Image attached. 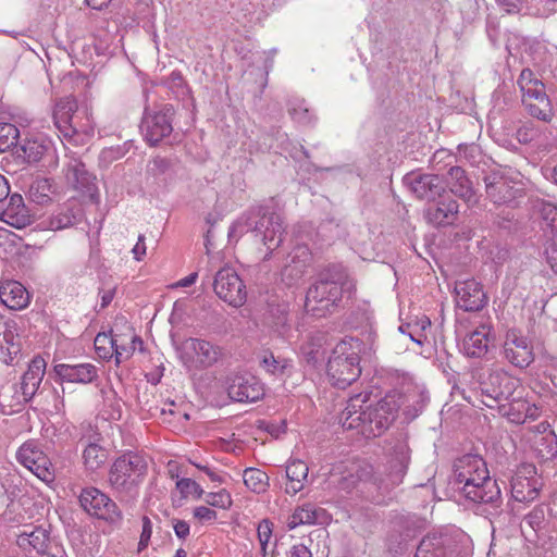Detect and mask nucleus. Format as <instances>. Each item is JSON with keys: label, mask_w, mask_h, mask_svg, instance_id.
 <instances>
[{"label": "nucleus", "mask_w": 557, "mask_h": 557, "mask_svg": "<svg viewBox=\"0 0 557 557\" xmlns=\"http://www.w3.org/2000/svg\"><path fill=\"white\" fill-rule=\"evenodd\" d=\"M370 393L351 396L344 409L341 421L344 429L357 430L366 437L380 436L396 418L398 404L386 396L375 404L370 401Z\"/></svg>", "instance_id": "f257e3e1"}, {"label": "nucleus", "mask_w": 557, "mask_h": 557, "mask_svg": "<svg viewBox=\"0 0 557 557\" xmlns=\"http://www.w3.org/2000/svg\"><path fill=\"white\" fill-rule=\"evenodd\" d=\"M248 232L255 233L267 249L272 252L283 242L285 228L283 219L276 212H268L263 208L250 210L240 215L230 227V236H242Z\"/></svg>", "instance_id": "f03ea898"}, {"label": "nucleus", "mask_w": 557, "mask_h": 557, "mask_svg": "<svg viewBox=\"0 0 557 557\" xmlns=\"http://www.w3.org/2000/svg\"><path fill=\"white\" fill-rule=\"evenodd\" d=\"M347 284V274L342 267H333L321 273L319 280L307 292V311L314 315L330 312L342 300Z\"/></svg>", "instance_id": "7ed1b4c3"}, {"label": "nucleus", "mask_w": 557, "mask_h": 557, "mask_svg": "<svg viewBox=\"0 0 557 557\" xmlns=\"http://www.w3.org/2000/svg\"><path fill=\"white\" fill-rule=\"evenodd\" d=\"M147 469L148 465L143 456L132 451L125 453L112 463L109 470V485L122 497L133 496L143 483Z\"/></svg>", "instance_id": "20e7f679"}, {"label": "nucleus", "mask_w": 557, "mask_h": 557, "mask_svg": "<svg viewBox=\"0 0 557 557\" xmlns=\"http://www.w3.org/2000/svg\"><path fill=\"white\" fill-rule=\"evenodd\" d=\"M53 120L61 135L75 145L84 144L94 135V123L87 111L77 109L73 98L60 99L55 106Z\"/></svg>", "instance_id": "39448f33"}, {"label": "nucleus", "mask_w": 557, "mask_h": 557, "mask_svg": "<svg viewBox=\"0 0 557 557\" xmlns=\"http://www.w3.org/2000/svg\"><path fill=\"white\" fill-rule=\"evenodd\" d=\"M359 362V342L354 338L339 342L327 361L331 383L338 388L349 386L361 373Z\"/></svg>", "instance_id": "423d86ee"}, {"label": "nucleus", "mask_w": 557, "mask_h": 557, "mask_svg": "<svg viewBox=\"0 0 557 557\" xmlns=\"http://www.w3.org/2000/svg\"><path fill=\"white\" fill-rule=\"evenodd\" d=\"M180 359L188 368L208 369L222 361L225 350L220 345L197 337H189L183 341L178 348Z\"/></svg>", "instance_id": "0eeeda50"}, {"label": "nucleus", "mask_w": 557, "mask_h": 557, "mask_svg": "<svg viewBox=\"0 0 557 557\" xmlns=\"http://www.w3.org/2000/svg\"><path fill=\"white\" fill-rule=\"evenodd\" d=\"M520 381L505 371L492 372L487 380L481 384L482 403L490 408L502 401L513 398Z\"/></svg>", "instance_id": "6e6552de"}, {"label": "nucleus", "mask_w": 557, "mask_h": 557, "mask_svg": "<svg viewBox=\"0 0 557 557\" xmlns=\"http://www.w3.org/2000/svg\"><path fill=\"white\" fill-rule=\"evenodd\" d=\"M25 557H65L57 545H52L49 532L41 528H26L16 540Z\"/></svg>", "instance_id": "1a4fd4ad"}, {"label": "nucleus", "mask_w": 557, "mask_h": 557, "mask_svg": "<svg viewBox=\"0 0 557 557\" xmlns=\"http://www.w3.org/2000/svg\"><path fill=\"white\" fill-rule=\"evenodd\" d=\"M410 462V448L405 438L395 441L386 463L385 476L379 479V487L388 490L399 485Z\"/></svg>", "instance_id": "9d476101"}, {"label": "nucleus", "mask_w": 557, "mask_h": 557, "mask_svg": "<svg viewBox=\"0 0 557 557\" xmlns=\"http://www.w3.org/2000/svg\"><path fill=\"white\" fill-rule=\"evenodd\" d=\"M173 115L174 109L170 104L145 112L141 122V132L149 145L156 146L172 133Z\"/></svg>", "instance_id": "9b49d317"}, {"label": "nucleus", "mask_w": 557, "mask_h": 557, "mask_svg": "<svg viewBox=\"0 0 557 557\" xmlns=\"http://www.w3.org/2000/svg\"><path fill=\"white\" fill-rule=\"evenodd\" d=\"M213 288L220 299L233 307H240L246 301V286L231 267H224L216 272Z\"/></svg>", "instance_id": "f8f14e48"}, {"label": "nucleus", "mask_w": 557, "mask_h": 557, "mask_svg": "<svg viewBox=\"0 0 557 557\" xmlns=\"http://www.w3.org/2000/svg\"><path fill=\"white\" fill-rule=\"evenodd\" d=\"M82 508L99 519L115 522L121 519V511L116 504L96 487H86L79 494Z\"/></svg>", "instance_id": "ddd939ff"}, {"label": "nucleus", "mask_w": 557, "mask_h": 557, "mask_svg": "<svg viewBox=\"0 0 557 557\" xmlns=\"http://www.w3.org/2000/svg\"><path fill=\"white\" fill-rule=\"evenodd\" d=\"M542 479L537 475L534 465H521L511 480V495L515 500L530 503L539 497L542 488Z\"/></svg>", "instance_id": "4468645a"}, {"label": "nucleus", "mask_w": 557, "mask_h": 557, "mask_svg": "<svg viewBox=\"0 0 557 557\" xmlns=\"http://www.w3.org/2000/svg\"><path fill=\"white\" fill-rule=\"evenodd\" d=\"M16 459L41 481L54 480L51 462L35 441L25 442L16 451Z\"/></svg>", "instance_id": "2eb2a0df"}, {"label": "nucleus", "mask_w": 557, "mask_h": 557, "mask_svg": "<svg viewBox=\"0 0 557 557\" xmlns=\"http://www.w3.org/2000/svg\"><path fill=\"white\" fill-rule=\"evenodd\" d=\"M504 358L517 368H527L534 360L533 347L521 332L508 330L503 344Z\"/></svg>", "instance_id": "dca6fc26"}, {"label": "nucleus", "mask_w": 557, "mask_h": 557, "mask_svg": "<svg viewBox=\"0 0 557 557\" xmlns=\"http://www.w3.org/2000/svg\"><path fill=\"white\" fill-rule=\"evenodd\" d=\"M62 168L65 184L74 190L92 196L96 187V176L90 173L85 163L73 154H66Z\"/></svg>", "instance_id": "f3484780"}, {"label": "nucleus", "mask_w": 557, "mask_h": 557, "mask_svg": "<svg viewBox=\"0 0 557 557\" xmlns=\"http://www.w3.org/2000/svg\"><path fill=\"white\" fill-rule=\"evenodd\" d=\"M458 490L467 500L476 505L488 506L493 510L498 509L503 503L500 488L496 480H493L490 474L482 482L458 486Z\"/></svg>", "instance_id": "a211bd4d"}, {"label": "nucleus", "mask_w": 557, "mask_h": 557, "mask_svg": "<svg viewBox=\"0 0 557 557\" xmlns=\"http://www.w3.org/2000/svg\"><path fill=\"white\" fill-rule=\"evenodd\" d=\"M227 394L235 401L255 403L264 396V387L251 374H234L228 379Z\"/></svg>", "instance_id": "6ab92c4d"}, {"label": "nucleus", "mask_w": 557, "mask_h": 557, "mask_svg": "<svg viewBox=\"0 0 557 557\" xmlns=\"http://www.w3.org/2000/svg\"><path fill=\"white\" fill-rule=\"evenodd\" d=\"M488 474L485 461L478 455H465L458 458L454 465V475L458 486L482 482L487 479Z\"/></svg>", "instance_id": "aec40b11"}, {"label": "nucleus", "mask_w": 557, "mask_h": 557, "mask_svg": "<svg viewBox=\"0 0 557 557\" xmlns=\"http://www.w3.org/2000/svg\"><path fill=\"white\" fill-rule=\"evenodd\" d=\"M20 326L15 319L0 315V360L11 364L21 354Z\"/></svg>", "instance_id": "412c9836"}, {"label": "nucleus", "mask_w": 557, "mask_h": 557, "mask_svg": "<svg viewBox=\"0 0 557 557\" xmlns=\"http://www.w3.org/2000/svg\"><path fill=\"white\" fill-rule=\"evenodd\" d=\"M46 373V361L37 356L28 364L27 371L23 374L20 389L15 392L16 405L28 403L38 391Z\"/></svg>", "instance_id": "4be33fe9"}, {"label": "nucleus", "mask_w": 557, "mask_h": 557, "mask_svg": "<svg viewBox=\"0 0 557 557\" xmlns=\"http://www.w3.org/2000/svg\"><path fill=\"white\" fill-rule=\"evenodd\" d=\"M410 191L419 199L434 201L442 197L445 187L438 175L410 173L404 177Z\"/></svg>", "instance_id": "5701e85b"}, {"label": "nucleus", "mask_w": 557, "mask_h": 557, "mask_svg": "<svg viewBox=\"0 0 557 557\" xmlns=\"http://www.w3.org/2000/svg\"><path fill=\"white\" fill-rule=\"evenodd\" d=\"M456 298L457 305L465 311H479L486 304V295L482 285L474 280L458 283Z\"/></svg>", "instance_id": "b1692460"}, {"label": "nucleus", "mask_w": 557, "mask_h": 557, "mask_svg": "<svg viewBox=\"0 0 557 557\" xmlns=\"http://www.w3.org/2000/svg\"><path fill=\"white\" fill-rule=\"evenodd\" d=\"M485 191L487 197L496 205H504L512 201L519 189L515 188L508 177L500 173H491L484 177Z\"/></svg>", "instance_id": "393cba45"}, {"label": "nucleus", "mask_w": 557, "mask_h": 557, "mask_svg": "<svg viewBox=\"0 0 557 557\" xmlns=\"http://www.w3.org/2000/svg\"><path fill=\"white\" fill-rule=\"evenodd\" d=\"M53 370L61 381L69 383L89 384L98 377V369L91 363H58Z\"/></svg>", "instance_id": "a878e982"}, {"label": "nucleus", "mask_w": 557, "mask_h": 557, "mask_svg": "<svg viewBox=\"0 0 557 557\" xmlns=\"http://www.w3.org/2000/svg\"><path fill=\"white\" fill-rule=\"evenodd\" d=\"M447 185L450 191L461 198L469 207L478 203L479 199L473 189L472 182L460 166H451L447 173Z\"/></svg>", "instance_id": "bb28decb"}, {"label": "nucleus", "mask_w": 557, "mask_h": 557, "mask_svg": "<svg viewBox=\"0 0 557 557\" xmlns=\"http://www.w3.org/2000/svg\"><path fill=\"white\" fill-rule=\"evenodd\" d=\"M29 294L26 288L16 281L0 283V301L11 310H21L28 306Z\"/></svg>", "instance_id": "cd10ccee"}, {"label": "nucleus", "mask_w": 557, "mask_h": 557, "mask_svg": "<svg viewBox=\"0 0 557 557\" xmlns=\"http://www.w3.org/2000/svg\"><path fill=\"white\" fill-rule=\"evenodd\" d=\"M450 539L442 532H430L419 543L414 557H447Z\"/></svg>", "instance_id": "c85d7f7f"}, {"label": "nucleus", "mask_w": 557, "mask_h": 557, "mask_svg": "<svg viewBox=\"0 0 557 557\" xmlns=\"http://www.w3.org/2000/svg\"><path fill=\"white\" fill-rule=\"evenodd\" d=\"M0 220L14 227H23L29 222L28 210L20 194L10 196L5 208L0 213Z\"/></svg>", "instance_id": "c756f323"}, {"label": "nucleus", "mask_w": 557, "mask_h": 557, "mask_svg": "<svg viewBox=\"0 0 557 557\" xmlns=\"http://www.w3.org/2000/svg\"><path fill=\"white\" fill-rule=\"evenodd\" d=\"M458 212V202L453 198H448L447 200L437 202L436 206L430 207L425 212V216L433 225L445 226L454 223Z\"/></svg>", "instance_id": "7c9ffc66"}, {"label": "nucleus", "mask_w": 557, "mask_h": 557, "mask_svg": "<svg viewBox=\"0 0 557 557\" xmlns=\"http://www.w3.org/2000/svg\"><path fill=\"white\" fill-rule=\"evenodd\" d=\"M533 444L539 455L544 459H550L557 455V435L549 429L547 422H541L534 426Z\"/></svg>", "instance_id": "2f4dec72"}, {"label": "nucleus", "mask_w": 557, "mask_h": 557, "mask_svg": "<svg viewBox=\"0 0 557 557\" xmlns=\"http://www.w3.org/2000/svg\"><path fill=\"white\" fill-rule=\"evenodd\" d=\"M517 85L521 92V102L527 110L531 99L546 92L545 85L536 77L530 69H523L517 79Z\"/></svg>", "instance_id": "473e14b6"}, {"label": "nucleus", "mask_w": 557, "mask_h": 557, "mask_svg": "<svg viewBox=\"0 0 557 557\" xmlns=\"http://www.w3.org/2000/svg\"><path fill=\"white\" fill-rule=\"evenodd\" d=\"M326 512L312 504H305L297 507L287 519V528L293 530L301 524L322 523L325 520Z\"/></svg>", "instance_id": "72a5a7b5"}, {"label": "nucleus", "mask_w": 557, "mask_h": 557, "mask_svg": "<svg viewBox=\"0 0 557 557\" xmlns=\"http://www.w3.org/2000/svg\"><path fill=\"white\" fill-rule=\"evenodd\" d=\"M309 468L301 460H292L286 467L287 483L285 492L295 495L302 491L308 479Z\"/></svg>", "instance_id": "f704fd0d"}, {"label": "nucleus", "mask_w": 557, "mask_h": 557, "mask_svg": "<svg viewBox=\"0 0 557 557\" xmlns=\"http://www.w3.org/2000/svg\"><path fill=\"white\" fill-rule=\"evenodd\" d=\"M137 345L139 349L143 348V341L135 334H114L113 336V349L115 362L119 364L134 354Z\"/></svg>", "instance_id": "c9c22d12"}, {"label": "nucleus", "mask_w": 557, "mask_h": 557, "mask_svg": "<svg viewBox=\"0 0 557 557\" xmlns=\"http://www.w3.org/2000/svg\"><path fill=\"white\" fill-rule=\"evenodd\" d=\"M488 331L482 326L467 335L463 339V350L469 357H481L487 351Z\"/></svg>", "instance_id": "e433bc0d"}, {"label": "nucleus", "mask_w": 557, "mask_h": 557, "mask_svg": "<svg viewBox=\"0 0 557 557\" xmlns=\"http://www.w3.org/2000/svg\"><path fill=\"white\" fill-rule=\"evenodd\" d=\"M372 478V467L368 463H354L349 473L338 481V488L350 492L359 482H366Z\"/></svg>", "instance_id": "4c0bfd02"}, {"label": "nucleus", "mask_w": 557, "mask_h": 557, "mask_svg": "<svg viewBox=\"0 0 557 557\" xmlns=\"http://www.w3.org/2000/svg\"><path fill=\"white\" fill-rule=\"evenodd\" d=\"M525 111L531 116L547 123L550 122L554 116L553 106L546 92L531 99V103H528Z\"/></svg>", "instance_id": "58836bf2"}, {"label": "nucleus", "mask_w": 557, "mask_h": 557, "mask_svg": "<svg viewBox=\"0 0 557 557\" xmlns=\"http://www.w3.org/2000/svg\"><path fill=\"white\" fill-rule=\"evenodd\" d=\"M107 458V450L96 443L88 444L83 451L84 466L86 470L91 472L101 468Z\"/></svg>", "instance_id": "ea45409f"}, {"label": "nucleus", "mask_w": 557, "mask_h": 557, "mask_svg": "<svg viewBox=\"0 0 557 557\" xmlns=\"http://www.w3.org/2000/svg\"><path fill=\"white\" fill-rule=\"evenodd\" d=\"M245 485L253 493H264L269 487V476L256 468H247L243 473Z\"/></svg>", "instance_id": "a19ab883"}, {"label": "nucleus", "mask_w": 557, "mask_h": 557, "mask_svg": "<svg viewBox=\"0 0 557 557\" xmlns=\"http://www.w3.org/2000/svg\"><path fill=\"white\" fill-rule=\"evenodd\" d=\"M292 263L287 264L284 272L288 275H301L310 261V252L306 246H297L290 255Z\"/></svg>", "instance_id": "79ce46f5"}, {"label": "nucleus", "mask_w": 557, "mask_h": 557, "mask_svg": "<svg viewBox=\"0 0 557 557\" xmlns=\"http://www.w3.org/2000/svg\"><path fill=\"white\" fill-rule=\"evenodd\" d=\"M288 113L299 124H309L313 120V113L305 99L294 97L288 102Z\"/></svg>", "instance_id": "37998d69"}, {"label": "nucleus", "mask_w": 557, "mask_h": 557, "mask_svg": "<svg viewBox=\"0 0 557 557\" xmlns=\"http://www.w3.org/2000/svg\"><path fill=\"white\" fill-rule=\"evenodd\" d=\"M260 366L270 374L282 376L292 367L290 361L284 358H276L270 351L262 355Z\"/></svg>", "instance_id": "c03bdc74"}, {"label": "nucleus", "mask_w": 557, "mask_h": 557, "mask_svg": "<svg viewBox=\"0 0 557 557\" xmlns=\"http://www.w3.org/2000/svg\"><path fill=\"white\" fill-rule=\"evenodd\" d=\"M79 220L78 210L65 208L50 219V228L53 231L63 230L76 224Z\"/></svg>", "instance_id": "a18cd8bd"}, {"label": "nucleus", "mask_w": 557, "mask_h": 557, "mask_svg": "<svg viewBox=\"0 0 557 557\" xmlns=\"http://www.w3.org/2000/svg\"><path fill=\"white\" fill-rule=\"evenodd\" d=\"M24 158L29 163H36L40 161L48 150V145L45 141L27 140L23 146Z\"/></svg>", "instance_id": "49530a36"}, {"label": "nucleus", "mask_w": 557, "mask_h": 557, "mask_svg": "<svg viewBox=\"0 0 557 557\" xmlns=\"http://www.w3.org/2000/svg\"><path fill=\"white\" fill-rule=\"evenodd\" d=\"M20 132L17 127L10 123L0 124V151H5L12 146L18 144Z\"/></svg>", "instance_id": "de8ad7c7"}, {"label": "nucleus", "mask_w": 557, "mask_h": 557, "mask_svg": "<svg viewBox=\"0 0 557 557\" xmlns=\"http://www.w3.org/2000/svg\"><path fill=\"white\" fill-rule=\"evenodd\" d=\"M113 336L114 334L112 333H99L96 336L94 344L96 351L100 358L110 359L114 356Z\"/></svg>", "instance_id": "09e8293b"}, {"label": "nucleus", "mask_w": 557, "mask_h": 557, "mask_svg": "<svg viewBox=\"0 0 557 557\" xmlns=\"http://www.w3.org/2000/svg\"><path fill=\"white\" fill-rule=\"evenodd\" d=\"M203 495L206 504L215 508L228 509L233 504L230 492L224 488L218 492L205 493Z\"/></svg>", "instance_id": "8fccbe9b"}, {"label": "nucleus", "mask_w": 557, "mask_h": 557, "mask_svg": "<svg viewBox=\"0 0 557 557\" xmlns=\"http://www.w3.org/2000/svg\"><path fill=\"white\" fill-rule=\"evenodd\" d=\"M176 488L183 498L193 496L194 498L199 499L205 494L203 488L196 481L186 478L177 480Z\"/></svg>", "instance_id": "3c124183"}, {"label": "nucleus", "mask_w": 557, "mask_h": 557, "mask_svg": "<svg viewBox=\"0 0 557 557\" xmlns=\"http://www.w3.org/2000/svg\"><path fill=\"white\" fill-rule=\"evenodd\" d=\"M257 535L260 543L261 552L265 557L267 548L272 537V522H270L268 519L260 521L257 529Z\"/></svg>", "instance_id": "603ef678"}, {"label": "nucleus", "mask_w": 557, "mask_h": 557, "mask_svg": "<svg viewBox=\"0 0 557 557\" xmlns=\"http://www.w3.org/2000/svg\"><path fill=\"white\" fill-rule=\"evenodd\" d=\"M458 154L461 159L469 161L470 163L476 162V158L480 156V149L476 145H459Z\"/></svg>", "instance_id": "864d4df0"}, {"label": "nucleus", "mask_w": 557, "mask_h": 557, "mask_svg": "<svg viewBox=\"0 0 557 557\" xmlns=\"http://www.w3.org/2000/svg\"><path fill=\"white\" fill-rule=\"evenodd\" d=\"M537 136V131L533 127L532 124H525L518 128L517 131V139L521 144H529L535 139Z\"/></svg>", "instance_id": "5fc2aeb1"}, {"label": "nucleus", "mask_w": 557, "mask_h": 557, "mask_svg": "<svg viewBox=\"0 0 557 557\" xmlns=\"http://www.w3.org/2000/svg\"><path fill=\"white\" fill-rule=\"evenodd\" d=\"M152 534V523L148 517L143 518V530L140 534V540L138 543V550L145 549L150 541Z\"/></svg>", "instance_id": "6e6d98bb"}, {"label": "nucleus", "mask_w": 557, "mask_h": 557, "mask_svg": "<svg viewBox=\"0 0 557 557\" xmlns=\"http://www.w3.org/2000/svg\"><path fill=\"white\" fill-rule=\"evenodd\" d=\"M194 517L201 522L213 521L216 519V512L207 507V506H198L194 508Z\"/></svg>", "instance_id": "4d7b16f0"}, {"label": "nucleus", "mask_w": 557, "mask_h": 557, "mask_svg": "<svg viewBox=\"0 0 557 557\" xmlns=\"http://www.w3.org/2000/svg\"><path fill=\"white\" fill-rule=\"evenodd\" d=\"M546 261L549 264L550 269L557 273V242L554 240L550 243L545 250Z\"/></svg>", "instance_id": "13d9d810"}, {"label": "nucleus", "mask_w": 557, "mask_h": 557, "mask_svg": "<svg viewBox=\"0 0 557 557\" xmlns=\"http://www.w3.org/2000/svg\"><path fill=\"white\" fill-rule=\"evenodd\" d=\"M191 463L197 469L203 471L212 482L220 484L223 483V478L213 468L209 467L208 465L197 463L194 461Z\"/></svg>", "instance_id": "bf43d9fd"}, {"label": "nucleus", "mask_w": 557, "mask_h": 557, "mask_svg": "<svg viewBox=\"0 0 557 557\" xmlns=\"http://www.w3.org/2000/svg\"><path fill=\"white\" fill-rule=\"evenodd\" d=\"M152 171L159 174L166 172L170 169V161L163 157H156L151 161Z\"/></svg>", "instance_id": "052dcab7"}, {"label": "nucleus", "mask_w": 557, "mask_h": 557, "mask_svg": "<svg viewBox=\"0 0 557 557\" xmlns=\"http://www.w3.org/2000/svg\"><path fill=\"white\" fill-rule=\"evenodd\" d=\"M173 529L178 539H185L189 535V524L184 520H174Z\"/></svg>", "instance_id": "680f3d73"}, {"label": "nucleus", "mask_w": 557, "mask_h": 557, "mask_svg": "<svg viewBox=\"0 0 557 557\" xmlns=\"http://www.w3.org/2000/svg\"><path fill=\"white\" fill-rule=\"evenodd\" d=\"M287 557H312V554L306 545L296 544L292 546Z\"/></svg>", "instance_id": "e2e57ef3"}, {"label": "nucleus", "mask_w": 557, "mask_h": 557, "mask_svg": "<svg viewBox=\"0 0 557 557\" xmlns=\"http://www.w3.org/2000/svg\"><path fill=\"white\" fill-rule=\"evenodd\" d=\"M132 251L134 253V258L137 261H140L146 256V244L144 235L138 236V240Z\"/></svg>", "instance_id": "0e129e2a"}, {"label": "nucleus", "mask_w": 557, "mask_h": 557, "mask_svg": "<svg viewBox=\"0 0 557 557\" xmlns=\"http://www.w3.org/2000/svg\"><path fill=\"white\" fill-rule=\"evenodd\" d=\"M114 288L103 289L100 292L101 295V308L108 307L114 298Z\"/></svg>", "instance_id": "69168bd1"}, {"label": "nucleus", "mask_w": 557, "mask_h": 557, "mask_svg": "<svg viewBox=\"0 0 557 557\" xmlns=\"http://www.w3.org/2000/svg\"><path fill=\"white\" fill-rule=\"evenodd\" d=\"M9 194H10L9 183L3 175H0V201L7 199Z\"/></svg>", "instance_id": "338daca9"}, {"label": "nucleus", "mask_w": 557, "mask_h": 557, "mask_svg": "<svg viewBox=\"0 0 557 557\" xmlns=\"http://www.w3.org/2000/svg\"><path fill=\"white\" fill-rule=\"evenodd\" d=\"M500 5L506 7L507 12L518 9L522 0H496Z\"/></svg>", "instance_id": "774afa93"}]
</instances>
